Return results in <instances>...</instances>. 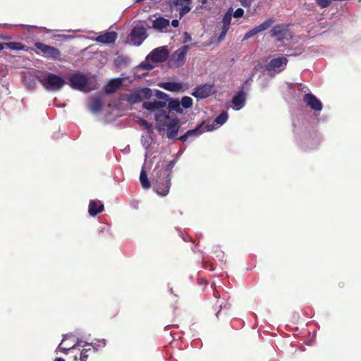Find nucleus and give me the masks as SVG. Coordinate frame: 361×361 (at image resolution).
<instances>
[{
    "label": "nucleus",
    "mask_w": 361,
    "mask_h": 361,
    "mask_svg": "<svg viewBox=\"0 0 361 361\" xmlns=\"http://www.w3.org/2000/svg\"><path fill=\"white\" fill-rule=\"evenodd\" d=\"M216 0H202L201 1L203 5H206L208 3V1L214 2Z\"/></svg>",
    "instance_id": "obj_46"
},
{
    "label": "nucleus",
    "mask_w": 361,
    "mask_h": 361,
    "mask_svg": "<svg viewBox=\"0 0 361 361\" xmlns=\"http://www.w3.org/2000/svg\"><path fill=\"white\" fill-rule=\"evenodd\" d=\"M103 106L102 100L100 97H93L89 102V109L93 113L99 112Z\"/></svg>",
    "instance_id": "obj_23"
},
{
    "label": "nucleus",
    "mask_w": 361,
    "mask_h": 361,
    "mask_svg": "<svg viewBox=\"0 0 361 361\" xmlns=\"http://www.w3.org/2000/svg\"><path fill=\"white\" fill-rule=\"evenodd\" d=\"M275 22L274 19L273 18H267L266 20H264L263 23L259 24V25L253 27L252 29L250 30L248 32L245 33V35L243 37V40L248 39L258 33L264 31L269 28Z\"/></svg>",
    "instance_id": "obj_10"
},
{
    "label": "nucleus",
    "mask_w": 361,
    "mask_h": 361,
    "mask_svg": "<svg viewBox=\"0 0 361 361\" xmlns=\"http://www.w3.org/2000/svg\"><path fill=\"white\" fill-rule=\"evenodd\" d=\"M147 37L146 30L142 26H135L130 34L131 42L136 46H140Z\"/></svg>",
    "instance_id": "obj_8"
},
{
    "label": "nucleus",
    "mask_w": 361,
    "mask_h": 361,
    "mask_svg": "<svg viewBox=\"0 0 361 361\" xmlns=\"http://www.w3.org/2000/svg\"><path fill=\"white\" fill-rule=\"evenodd\" d=\"M169 20L163 17L157 18L152 21V27L159 32H164V30L169 27Z\"/></svg>",
    "instance_id": "obj_21"
},
{
    "label": "nucleus",
    "mask_w": 361,
    "mask_h": 361,
    "mask_svg": "<svg viewBox=\"0 0 361 361\" xmlns=\"http://www.w3.org/2000/svg\"><path fill=\"white\" fill-rule=\"evenodd\" d=\"M179 25V20L177 19H174L171 21V25L174 27H177Z\"/></svg>",
    "instance_id": "obj_44"
},
{
    "label": "nucleus",
    "mask_w": 361,
    "mask_h": 361,
    "mask_svg": "<svg viewBox=\"0 0 361 361\" xmlns=\"http://www.w3.org/2000/svg\"><path fill=\"white\" fill-rule=\"evenodd\" d=\"M38 80L47 90L58 91L65 85V80L56 74L48 73L43 78H38Z\"/></svg>",
    "instance_id": "obj_3"
},
{
    "label": "nucleus",
    "mask_w": 361,
    "mask_h": 361,
    "mask_svg": "<svg viewBox=\"0 0 361 361\" xmlns=\"http://www.w3.org/2000/svg\"><path fill=\"white\" fill-rule=\"evenodd\" d=\"M180 6V8L178 9L180 18H182L185 14L188 13L191 9V8L188 5H183Z\"/></svg>",
    "instance_id": "obj_34"
},
{
    "label": "nucleus",
    "mask_w": 361,
    "mask_h": 361,
    "mask_svg": "<svg viewBox=\"0 0 361 361\" xmlns=\"http://www.w3.org/2000/svg\"><path fill=\"white\" fill-rule=\"evenodd\" d=\"M6 42H4V43L0 42V51L6 48Z\"/></svg>",
    "instance_id": "obj_45"
},
{
    "label": "nucleus",
    "mask_w": 361,
    "mask_h": 361,
    "mask_svg": "<svg viewBox=\"0 0 361 361\" xmlns=\"http://www.w3.org/2000/svg\"><path fill=\"white\" fill-rule=\"evenodd\" d=\"M122 85V80L121 78L111 79L104 86V90L106 93L111 94L115 92Z\"/></svg>",
    "instance_id": "obj_20"
},
{
    "label": "nucleus",
    "mask_w": 361,
    "mask_h": 361,
    "mask_svg": "<svg viewBox=\"0 0 361 361\" xmlns=\"http://www.w3.org/2000/svg\"><path fill=\"white\" fill-rule=\"evenodd\" d=\"M152 95V91L150 88L144 87L134 90L126 97V100L130 104L141 102L143 99H149Z\"/></svg>",
    "instance_id": "obj_4"
},
{
    "label": "nucleus",
    "mask_w": 361,
    "mask_h": 361,
    "mask_svg": "<svg viewBox=\"0 0 361 361\" xmlns=\"http://www.w3.org/2000/svg\"><path fill=\"white\" fill-rule=\"evenodd\" d=\"M75 347V345H73L72 346H70V347H63V342H61L58 348H57V350H60L61 352L65 353V354H68V352L71 350V349H73Z\"/></svg>",
    "instance_id": "obj_37"
},
{
    "label": "nucleus",
    "mask_w": 361,
    "mask_h": 361,
    "mask_svg": "<svg viewBox=\"0 0 361 361\" xmlns=\"http://www.w3.org/2000/svg\"><path fill=\"white\" fill-rule=\"evenodd\" d=\"M161 87L166 90L176 92L179 91L182 88V84L176 82H169L164 83Z\"/></svg>",
    "instance_id": "obj_25"
},
{
    "label": "nucleus",
    "mask_w": 361,
    "mask_h": 361,
    "mask_svg": "<svg viewBox=\"0 0 361 361\" xmlns=\"http://www.w3.org/2000/svg\"><path fill=\"white\" fill-rule=\"evenodd\" d=\"M160 172L153 171V185L156 192L161 196H166L171 188V177H164Z\"/></svg>",
    "instance_id": "obj_2"
},
{
    "label": "nucleus",
    "mask_w": 361,
    "mask_h": 361,
    "mask_svg": "<svg viewBox=\"0 0 361 361\" xmlns=\"http://www.w3.org/2000/svg\"><path fill=\"white\" fill-rule=\"evenodd\" d=\"M219 293H214V296H215L216 298H218V297H219Z\"/></svg>",
    "instance_id": "obj_49"
},
{
    "label": "nucleus",
    "mask_w": 361,
    "mask_h": 361,
    "mask_svg": "<svg viewBox=\"0 0 361 361\" xmlns=\"http://www.w3.org/2000/svg\"><path fill=\"white\" fill-rule=\"evenodd\" d=\"M54 361H65V360L62 357H56Z\"/></svg>",
    "instance_id": "obj_48"
},
{
    "label": "nucleus",
    "mask_w": 361,
    "mask_h": 361,
    "mask_svg": "<svg viewBox=\"0 0 361 361\" xmlns=\"http://www.w3.org/2000/svg\"><path fill=\"white\" fill-rule=\"evenodd\" d=\"M167 126V137L169 139H174L178 135V132L179 130V119L178 118H175L172 119L169 123L166 125Z\"/></svg>",
    "instance_id": "obj_17"
},
{
    "label": "nucleus",
    "mask_w": 361,
    "mask_h": 361,
    "mask_svg": "<svg viewBox=\"0 0 361 361\" xmlns=\"http://www.w3.org/2000/svg\"><path fill=\"white\" fill-rule=\"evenodd\" d=\"M149 56L154 63L164 62L169 57V51L164 47L156 48L151 51Z\"/></svg>",
    "instance_id": "obj_12"
},
{
    "label": "nucleus",
    "mask_w": 361,
    "mask_h": 361,
    "mask_svg": "<svg viewBox=\"0 0 361 361\" xmlns=\"http://www.w3.org/2000/svg\"><path fill=\"white\" fill-rule=\"evenodd\" d=\"M68 84L72 88L84 92H90L98 88V84L95 81L90 80L86 75L80 72L69 76Z\"/></svg>",
    "instance_id": "obj_1"
},
{
    "label": "nucleus",
    "mask_w": 361,
    "mask_h": 361,
    "mask_svg": "<svg viewBox=\"0 0 361 361\" xmlns=\"http://www.w3.org/2000/svg\"><path fill=\"white\" fill-rule=\"evenodd\" d=\"M91 351H92V349L90 348L83 349L80 353V361H87V360L89 357L88 353L91 352Z\"/></svg>",
    "instance_id": "obj_33"
},
{
    "label": "nucleus",
    "mask_w": 361,
    "mask_h": 361,
    "mask_svg": "<svg viewBox=\"0 0 361 361\" xmlns=\"http://www.w3.org/2000/svg\"><path fill=\"white\" fill-rule=\"evenodd\" d=\"M245 102V94L243 90H240L238 93L233 97L232 103L235 106L236 109H240L243 107Z\"/></svg>",
    "instance_id": "obj_22"
},
{
    "label": "nucleus",
    "mask_w": 361,
    "mask_h": 361,
    "mask_svg": "<svg viewBox=\"0 0 361 361\" xmlns=\"http://www.w3.org/2000/svg\"><path fill=\"white\" fill-rule=\"evenodd\" d=\"M244 7H250L254 0H238Z\"/></svg>",
    "instance_id": "obj_41"
},
{
    "label": "nucleus",
    "mask_w": 361,
    "mask_h": 361,
    "mask_svg": "<svg viewBox=\"0 0 361 361\" xmlns=\"http://www.w3.org/2000/svg\"><path fill=\"white\" fill-rule=\"evenodd\" d=\"M119 312V310L118 307H115L112 310H111L109 312V316L113 318L116 317Z\"/></svg>",
    "instance_id": "obj_42"
},
{
    "label": "nucleus",
    "mask_w": 361,
    "mask_h": 361,
    "mask_svg": "<svg viewBox=\"0 0 361 361\" xmlns=\"http://www.w3.org/2000/svg\"><path fill=\"white\" fill-rule=\"evenodd\" d=\"M140 180L142 187L144 189H149L151 187V183L148 180L147 172L144 169H142L140 172Z\"/></svg>",
    "instance_id": "obj_26"
},
{
    "label": "nucleus",
    "mask_w": 361,
    "mask_h": 361,
    "mask_svg": "<svg viewBox=\"0 0 361 361\" xmlns=\"http://www.w3.org/2000/svg\"><path fill=\"white\" fill-rule=\"evenodd\" d=\"M232 12L233 9L230 8L223 17L222 26L221 28V33L219 36V41L223 40L225 38L226 33L228 32L231 23Z\"/></svg>",
    "instance_id": "obj_13"
},
{
    "label": "nucleus",
    "mask_w": 361,
    "mask_h": 361,
    "mask_svg": "<svg viewBox=\"0 0 361 361\" xmlns=\"http://www.w3.org/2000/svg\"><path fill=\"white\" fill-rule=\"evenodd\" d=\"M92 346L94 350L97 351L98 350V348L104 347L106 345V340L104 339H99L97 340L95 342L92 343L90 344Z\"/></svg>",
    "instance_id": "obj_31"
},
{
    "label": "nucleus",
    "mask_w": 361,
    "mask_h": 361,
    "mask_svg": "<svg viewBox=\"0 0 361 361\" xmlns=\"http://www.w3.org/2000/svg\"><path fill=\"white\" fill-rule=\"evenodd\" d=\"M228 119V114L226 111H222L214 120V122L219 126L223 125Z\"/></svg>",
    "instance_id": "obj_28"
},
{
    "label": "nucleus",
    "mask_w": 361,
    "mask_h": 361,
    "mask_svg": "<svg viewBox=\"0 0 361 361\" xmlns=\"http://www.w3.org/2000/svg\"><path fill=\"white\" fill-rule=\"evenodd\" d=\"M180 104L185 109H188L192 107V99L191 97L188 96H184L180 101Z\"/></svg>",
    "instance_id": "obj_30"
},
{
    "label": "nucleus",
    "mask_w": 361,
    "mask_h": 361,
    "mask_svg": "<svg viewBox=\"0 0 361 361\" xmlns=\"http://www.w3.org/2000/svg\"><path fill=\"white\" fill-rule=\"evenodd\" d=\"M304 102L312 109L320 111L322 109V102L312 93H307L304 95Z\"/></svg>",
    "instance_id": "obj_15"
},
{
    "label": "nucleus",
    "mask_w": 361,
    "mask_h": 361,
    "mask_svg": "<svg viewBox=\"0 0 361 361\" xmlns=\"http://www.w3.org/2000/svg\"><path fill=\"white\" fill-rule=\"evenodd\" d=\"M220 311L217 312L216 313V317H219V314Z\"/></svg>",
    "instance_id": "obj_50"
},
{
    "label": "nucleus",
    "mask_w": 361,
    "mask_h": 361,
    "mask_svg": "<svg viewBox=\"0 0 361 361\" xmlns=\"http://www.w3.org/2000/svg\"><path fill=\"white\" fill-rule=\"evenodd\" d=\"M142 106L144 109L149 111L154 110V106L152 102H145L142 104Z\"/></svg>",
    "instance_id": "obj_39"
},
{
    "label": "nucleus",
    "mask_w": 361,
    "mask_h": 361,
    "mask_svg": "<svg viewBox=\"0 0 361 361\" xmlns=\"http://www.w3.org/2000/svg\"><path fill=\"white\" fill-rule=\"evenodd\" d=\"M192 40V37L190 35L188 32H184L183 34V42H188Z\"/></svg>",
    "instance_id": "obj_43"
},
{
    "label": "nucleus",
    "mask_w": 361,
    "mask_h": 361,
    "mask_svg": "<svg viewBox=\"0 0 361 361\" xmlns=\"http://www.w3.org/2000/svg\"><path fill=\"white\" fill-rule=\"evenodd\" d=\"M155 95L158 99H161L160 102H166L167 103V102L169 100V96L162 91L157 90Z\"/></svg>",
    "instance_id": "obj_32"
},
{
    "label": "nucleus",
    "mask_w": 361,
    "mask_h": 361,
    "mask_svg": "<svg viewBox=\"0 0 361 361\" xmlns=\"http://www.w3.org/2000/svg\"><path fill=\"white\" fill-rule=\"evenodd\" d=\"M189 49L188 45H184L178 49L171 56L169 60L171 67L182 66L185 62V56Z\"/></svg>",
    "instance_id": "obj_7"
},
{
    "label": "nucleus",
    "mask_w": 361,
    "mask_h": 361,
    "mask_svg": "<svg viewBox=\"0 0 361 361\" xmlns=\"http://www.w3.org/2000/svg\"><path fill=\"white\" fill-rule=\"evenodd\" d=\"M35 47L47 59H52L54 61L61 59V53L58 48L39 42H35Z\"/></svg>",
    "instance_id": "obj_5"
},
{
    "label": "nucleus",
    "mask_w": 361,
    "mask_h": 361,
    "mask_svg": "<svg viewBox=\"0 0 361 361\" xmlns=\"http://www.w3.org/2000/svg\"><path fill=\"white\" fill-rule=\"evenodd\" d=\"M152 102L154 106V110L158 109L159 111H161L162 109L166 106V102L154 101Z\"/></svg>",
    "instance_id": "obj_35"
},
{
    "label": "nucleus",
    "mask_w": 361,
    "mask_h": 361,
    "mask_svg": "<svg viewBox=\"0 0 361 361\" xmlns=\"http://www.w3.org/2000/svg\"><path fill=\"white\" fill-rule=\"evenodd\" d=\"M142 122V124L144 126H145L147 128H150L151 126L147 123V121L143 120Z\"/></svg>",
    "instance_id": "obj_47"
},
{
    "label": "nucleus",
    "mask_w": 361,
    "mask_h": 361,
    "mask_svg": "<svg viewBox=\"0 0 361 361\" xmlns=\"http://www.w3.org/2000/svg\"><path fill=\"white\" fill-rule=\"evenodd\" d=\"M204 123V121L202 122L195 129L188 130L183 135L179 137L178 139L182 142H185L189 137H197L204 132L213 130V127L209 125L205 126Z\"/></svg>",
    "instance_id": "obj_9"
},
{
    "label": "nucleus",
    "mask_w": 361,
    "mask_h": 361,
    "mask_svg": "<svg viewBox=\"0 0 361 361\" xmlns=\"http://www.w3.org/2000/svg\"><path fill=\"white\" fill-rule=\"evenodd\" d=\"M243 14H244V10L241 8H238L233 13V16L235 18H240L243 16Z\"/></svg>",
    "instance_id": "obj_40"
},
{
    "label": "nucleus",
    "mask_w": 361,
    "mask_h": 361,
    "mask_svg": "<svg viewBox=\"0 0 361 361\" xmlns=\"http://www.w3.org/2000/svg\"><path fill=\"white\" fill-rule=\"evenodd\" d=\"M104 209V204L99 200H91L89 203L88 212L90 216H96Z\"/></svg>",
    "instance_id": "obj_19"
},
{
    "label": "nucleus",
    "mask_w": 361,
    "mask_h": 361,
    "mask_svg": "<svg viewBox=\"0 0 361 361\" xmlns=\"http://www.w3.org/2000/svg\"><path fill=\"white\" fill-rule=\"evenodd\" d=\"M175 165V161L172 160L164 168H160V167H155L154 170L160 172L162 176L164 177L166 176H170L172 173V169L173 168Z\"/></svg>",
    "instance_id": "obj_24"
},
{
    "label": "nucleus",
    "mask_w": 361,
    "mask_h": 361,
    "mask_svg": "<svg viewBox=\"0 0 361 361\" xmlns=\"http://www.w3.org/2000/svg\"><path fill=\"white\" fill-rule=\"evenodd\" d=\"M6 48L11 50H22L24 48V45L16 42H6Z\"/></svg>",
    "instance_id": "obj_29"
},
{
    "label": "nucleus",
    "mask_w": 361,
    "mask_h": 361,
    "mask_svg": "<svg viewBox=\"0 0 361 361\" xmlns=\"http://www.w3.org/2000/svg\"><path fill=\"white\" fill-rule=\"evenodd\" d=\"M180 102L178 99H171L169 102L168 107L171 111H174L177 113L182 114L183 109L180 107Z\"/></svg>",
    "instance_id": "obj_27"
},
{
    "label": "nucleus",
    "mask_w": 361,
    "mask_h": 361,
    "mask_svg": "<svg viewBox=\"0 0 361 361\" xmlns=\"http://www.w3.org/2000/svg\"><path fill=\"white\" fill-rule=\"evenodd\" d=\"M155 120L158 126V130L161 131L170 122V116L168 113L161 110L155 114Z\"/></svg>",
    "instance_id": "obj_16"
},
{
    "label": "nucleus",
    "mask_w": 361,
    "mask_h": 361,
    "mask_svg": "<svg viewBox=\"0 0 361 361\" xmlns=\"http://www.w3.org/2000/svg\"><path fill=\"white\" fill-rule=\"evenodd\" d=\"M288 63V59L286 57H278L271 59L269 63L267 65L266 68L267 71H275L279 69V71H281L285 68Z\"/></svg>",
    "instance_id": "obj_14"
},
{
    "label": "nucleus",
    "mask_w": 361,
    "mask_h": 361,
    "mask_svg": "<svg viewBox=\"0 0 361 361\" xmlns=\"http://www.w3.org/2000/svg\"><path fill=\"white\" fill-rule=\"evenodd\" d=\"M191 0H172L170 3L171 6H183L185 3H190Z\"/></svg>",
    "instance_id": "obj_36"
},
{
    "label": "nucleus",
    "mask_w": 361,
    "mask_h": 361,
    "mask_svg": "<svg viewBox=\"0 0 361 361\" xmlns=\"http://www.w3.org/2000/svg\"><path fill=\"white\" fill-rule=\"evenodd\" d=\"M271 37H275L277 41L282 42L283 39L291 37V32L289 25L281 23L274 25L270 30Z\"/></svg>",
    "instance_id": "obj_6"
},
{
    "label": "nucleus",
    "mask_w": 361,
    "mask_h": 361,
    "mask_svg": "<svg viewBox=\"0 0 361 361\" xmlns=\"http://www.w3.org/2000/svg\"><path fill=\"white\" fill-rule=\"evenodd\" d=\"M117 33L114 31L107 32L104 35H101L96 37L95 40L97 42L103 44H112L114 43L117 39Z\"/></svg>",
    "instance_id": "obj_18"
},
{
    "label": "nucleus",
    "mask_w": 361,
    "mask_h": 361,
    "mask_svg": "<svg viewBox=\"0 0 361 361\" xmlns=\"http://www.w3.org/2000/svg\"><path fill=\"white\" fill-rule=\"evenodd\" d=\"M214 85L210 84H204L196 87L194 89L192 95L196 98L205 99L213 93Z\"/></svg>",
    "instance_id": "obj_11"
},
{
    "label": "nucleus",
    "mask_w": 361,
    "mask_h": 361,
    "mask_svg": "<svg viewBox=\"0 0 361 361\" xmlns=\"http://www.w3.org/2000/svg\"><path fill=\"white\" fill-rule=\"evenodd\" d=\"M138 67L146 71H149L153 68V66L148 62H142Z\"/></svg>",
    "instance_id": "obj_38"
}]
</instances>
